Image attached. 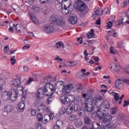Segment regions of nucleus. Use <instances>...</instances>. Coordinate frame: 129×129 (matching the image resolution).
I'll return each mask as SVG.
<instances>
[{
    "label": "nucleus",
    "mask_w": 129,
    "mask_h": 129,
    "mask_svg": "<svg viewBox=\"0 0 129 129\" xmlns=\"http://www.w3.org/2000/svg\"><path fill=\"white\" fill-rule=\"evenodd\" d=\"M70 24L72 25H76L77 24V17L76 16H71L69 19Z\"/></svg>",
    "instance_id": "4be33fe9"
},
{
    "label": "nucleus",
    "mask_w": 129,
    "mask_h": 129,
    "mask_svg": "<svg viewBox=\"0 0 129 129\" xmlns=\"http://www.w3.org/2000/svg\"><path fill=\"white\" fill-rule=\"evenodd\" d=\"M124 97V95H122L120 97H119V100H120L118 102L119 104H121V101H122V99H123V98Z\"/></svg>",
    "instance_id": "8fccbe9b"
},
{
    "label": "nucleus",
    "mask_w": 129,
    "mask_h": 129,
    "mask_svg": "<svg viewBox=\"0 0 129 129\" xmlns=\"http://www.w3.org/2000/svg\"><path fill=\"white\" fill-rule=\"evenodd\" d=\"M75 124L77 127H81V126L83 125V122H82V120L80 118L77 119L76 120Z\"/></svg>",
    "instance_id": "bb28decb"
},
{
    "label": "nucleus",
    "mask_w": 129,
    "mask_h": 129,
    "mask_svg": "<svg viewBox=\"0 0 129 129\" xmlns=\"http://www.w3.org/2000/svg\"><path fill=\"white\" fill-rule=\"evenodd\" d=\"M20 90H22V91H24L22 88L19 90H17V89L14 88L11 89V91H10V100L12 101H16L17 99H18V95H20V94H19L20 93L19 92Z\"/></svg>",
    "instance_id": "39448f33"
},
{
    "label": "nucleus",
    "mask_w": 129,
    "mask_h": 129,
    "mask_svg": "<svg viewBox=\"0 0 129 129\" xmlns=\"http://www.w3.org/2000/svg\"><path fill=\"white\" fill-rule=\"evenodd\" d=\"M114 126L113 129H120V123L118 122H114Z\"/></svg>",
    "instance_id": "e433bc0d"
},
{
    "label": "nucleus",
    "mask_w": 129,
    "mask_h": 129,
    "mask_svg": "<svg viewBox=\"0 0 129 129\" xmlns=\"http://www.w3.org/2000/svg\"><path fill=\"white\" fill-rule=\"evenodd\" d=\"M46 93L44 88L39 89L38 93L35 94V98L36 100H40L43 96Z\"/></svg>",
    "instance_id": "9d476101"
},
{
    "label": "nucleus",
    "mask_w": 129,
    "mask_h": 129,
    "mask_svg": "<svg viewBox=\"0 0 129 129\" xmlns=\"http://www.w3.org/2000/svg\"><path fill=\"white\" fill-rule=\"evenodd\" d=\"M20 95H21V100L18 103L17 108L18 110H20L21 112L23 110H25V101H26V95H27V92L23 91L22 90H21L19 91Z\"/></svg>",
    "instance_id": "f257e3e1"
},
{
    "label": "nucleus",
    "mask_w": 129,
    "mask_h": 129,
    "mask_svg": "<svg viewBox=\"0 0 129 129\" xmlns=\"http://www.w3.org/2000/svg\"><path fill=\"white\" fill-rule=\"evenodd\" d=\"M69 119L71 121H74L77 119V115L75 114L71 115L69 117Z\"/></svg>",
    "instance_id": "2f4dec72"
},
{
    "label": "nucleus",
    "mask_w": 129,
    "mask_h": 129,
    "mask_svg": "<svg viewBox=\"0 0 129 129\" xmlns=\"http://www.w3.org/2000/svg\"><path fill=\"white\" fill-rule=\"evenodd\" d=\"M69 63H70V67H72L73 66H76V65H77V62L75 61L70 62Z\"/></svg>",
    "instance_id": "49530a36"
},
{
    "label": "nucleus",
    "mask_w": 129,
    "mask_h": 129,
    "mask_svg": "<svg viewBox=\"0 0 129 129\" xmlns=\"http://www.w3.org/2000/svg\"><path fill=\"white\" fill-rule=\"evenodd\" d=\"M117 111V108L116 107H113L110 110L111 114H115Z\"/></svg>",
    "instance_id": "c9c22d12"
},
{
    "label": "nucleus",
    "mask_w": 129,
    "mask_h": 129,
    "mask_svg": "<svg viewBox=\"0 0 129 129\" xmlns=\"http://www.w3.org/2000/svg\"><path fill=\"white\" fill-rule=\"evenodd\" d=\"M91 102L93 105H97V108H100L101 106L103 104V100H102V97L98 96L92 99Z\"/></svg>",
    "instance_id": "20e7f679"
},
{
    "label": "nucleus",
    "mask_w": 129,
    "mask_h": 129,
    "mask_svg": "<svg viewBox=\"0 0 129 129\" xmlns=\"http://www.w3.org/2000/svg\"><path fill=\"white\" fill-rule=\"evenodd\" d=\"M54 47L56 49H60V51H63L65 48V45L61 41H59L55 43Z\"/></svg>",
    "instance_id": "a211bd4d"
},
{
    "label": "nucleus",
    "mask_w": 129,
    "mask_h": 129,
    "mask_svg": "<svg viewBox=\"0 0 129 129\" xmlns=\"http://www.w3.org/2000/svg\"><path fill=\"white\" fill-rule=\"evenodd\" d=\"M110 108V103L109 102H106L103 105L100 107V109H102V111H105V109H109Z\"/></svg>",
    "instance_id": "aec40b11"
},
{
    "label": "nucleus",
    "mask_w": 129,
    "mask_h": 129,
    "mask_svg": "<svg viewBox=\"0 0 129 129\" xmlns=\"http://www.w3.org/2000/svg\"><path fill=\"white\" fill-rule=\"evenodd\" d=\"M95 129H105V127L103 125L101 126L99 123H96V127Z\"/></svg>",
    "instance_id": "4c0bfd02"
},
{
    "label": "nucleus",
    "mask_w": 129,
    "mask_h": 129,
    "mask_svg": "<svg viewBox=\"0 0 129 129\" xmlns=\"http://www.w3.org/2000/svg\"><path fill=\"white\" fill-rule=\"evenodd\" d=\"M35 127L36 129H42V125L39 122H37L36 124Z\"/></svg>",
    "instance_id": "37998d69"
},
{
    "label": "nucleus",
    "mask_w": 129,
    "mask_h": 129,
    "mask_svg": "<svg viewBox=\"0 0 129 129\" xmlns=\"http://www.w3.org/2000/svg\"><path fill=\"white\" fill-rule=\"evenodd\" d=\"M63 124V121L59 120H57L56 122V125H58L59 127Z\"/></svg>",
    "instance_id": "79ce46f5"
},
{
    "label": "nucleus",
    "mask_w": 129,
    "mask_h": 129,
    "mask_svg": "<svg viewBox=\"0 0 129 129\" xmlns=\"http://www.w3.org/2000/svg\"><path fill=\"white\" fill-rule=\"evenodd\" d=\"M43 89L45 92H48V90H51V93H48L46 94L47 96H51L54 94V92L56 91V85L53 84H49L44 86Z\"/></svg>",
    "instance_id": "0eeeda50"
},
{
    "label": "nucleus",
    "mask_w": 129,
    "mask_h": 129,
    "mask_svg": "<svg viewBox=\"0 0 129 129\" xmlns=\"http://www.w3.org/2000/svg\"><path fill=\"white\" fill-rule=\"evenodd\" d=\"M118 47H119L120 49L121 48H123V43H119Z\"/></svg>",
    "instance_id": "e2e57ef3"
},
{
    "label": "nucleus",
    "mask_w": 129,
    "mask_h": 129,
    "mask_svg": "<svg viewBox=\"0 0 129 129\" xmlns=\"http://www.w3.org/2000/svg\"><path fill=\"white\" fill-rule=\"evenodd\" d=\"M23 70L24 72H29V67H28L27 66L23 67Z\"/></svg>",
    "instance_id": "603ef678"
},
{
    "label": "nucleus",
    "mask_w": 129,
    "mask_h": 129,
    "mask_svg": "<svg viewBox=\"0 0 129 129\" xmlns=\"http://www.w3.org/2000/svg\"><path fill=\"white\" fill-rule=\"evenodd\" d=\"M74 89V87L72 84H69L63 87V90L66 92L67 94L70 93V90Z\"/></svg>",
    "instance_id": "ddd939ff"
},
{
    "label": "nucleus",
    "mask_w": 129,
    "mask_h": 129,
    "mask_svg": "<svg viewBox=\"0 0 129 129\" xmlns=\"http://www.w3.org/2000/svg\"><path fill=\"white\" fill-rule=\"evenodd\" d=\"M77 40L78 41V42H79V41H80V45H81V44H82V43H83V40H82V37H78L77 39Z\"/></svg>",
    "instance_id": "6e6d98bb"
},
{
    "label": "nucleus",
    "mask_w": 129,
    "mask_h": 129,
    "mask_svg": "<svg viewBox=\"0 0 129 129\" xmlns=\"http://www.w3.org/2000/svg\"><path fill=\"white\" fill-rule=\"evenodd\" d=\"M26 50H28V49H30V46L24 45L22 48V50H26Z\"/></svg>",
    "instance_id": "13d9d810"
},
{
    "label": "nucleus",
    "mask_w": 129,
    "mask_h": 129,
    "mask_svg": "<svg viewBox=\"0 0 129 129\" xmlns=\"http://www.w3.org/2000/svg\"><path fill=\"white\" fill-rule=\"evenodd\" d=\"M30 18L34 24H39V21H38V19H37L35 16L31 15Z\"/></svg>",
    "instance_id": "473e14b6"
},
{
    "label": "nucleus",
    "mask_w": 129,
    "mask_h": 129,
    "mask_svg": "<svg viewBox=\"0 0 129 129\" xmlns=\"http://www.w3.org/2000/svg\"><path fill=\"white\" fill-rule=\"evenodd\" d=\"M71 102V99H70V96L66 97V103H68L70 104Z\"/></svg>",
    "instance_id": "a18cd8bd"
},
{
    "label": "nucleus",
    "mask_w": 129,
    "mask_h": 129,
    "mask_svg": "<svg viewBox=\"0 0 129 129\" xmlns=\"http://www.w3.org/2000/svg\"><path fill=\"white\" fill-rule=\"evenodd\" d=\"M21 77H18L17 79H15L11 82V87L12 89H17L19 90V88H21Z\"/></svg>",
    "instance_id": "6e6552de"
},
{
    "label": "nucleus",
    "mask_w": 129,
    "mask_h": 129,
    "mask_svg": "<svg viewBox=\"0 0 129 129\" xmlns=\"http://www.w3.org/2000/svg\"><path fill=\"white\" fill-rule=\"evenodd\" d=\"M125 124L126 125V126L129 127V119L125 120Z\"/></svg>",
    "instance_id": "0e129e2a"
},
{
    "label": "nucleus",
    "mask_w": 129,
    "mask_h": 129,
    "mask_svg": "<svg viewBox=\"0 0 129 129\" xmlns=\"http://www.w3.org/2000/svg\"><path fill=\"white\" fill-rule=\"evenodd\" d=\"M94 30L91 29V32H89L87 35V39H91L93 37H94Z\"/></svg>",
    "instance_id": "c756f323"
},
{
    "label": "nucleus",
    "mask_w": 129,
    "mask_h": 129,
    "mask_svg": "<svg viewBox=\"0 0 129 129\" xmlns=\"http://www.w3.org/2000/svg\"><path fill=\"white\" fill-rule=\"evenodd\" d=\"M110 53L111 54H115V50H113V47L112 46L110 48Z\"/></svg>",
    "instance_id": "4d7b16f0"
},
{
    "label": "nucleus",
    "mask_w": 129,
    "mask_h": 129,
    "mask_svg": "<svg viewBox=\"0 0 129 129\" xmlns=\"http://www.w3.org/2000/svg\"><path fill=\"white\" fill-rule=\"evenodd\" d=\"M127 105H129V101L125 100L124 101L123 107H126Z\"/></svg>",
    "instance_id": "5fc2aeb1"
},
{
    "label": "nucleus",
    "mask_w": 129,
    "mask_h": 129,
    "mask_svg": "<svg viewBox=\"0 0 129 129\" xmlns=\"http://www.w3.org/2000/svg\"><path fill=\"white\" fill-rule=\"evenodd\" d=\"M128 4H129V0H126L125 2H123V6H122V8H124V7H126Z\"/></svg>",
    "instance_id": "de8ad7c7"
},
{
    "label": "nucleus",
    "mask_w": 129,
    "mask_h": 129,
    "mask_svg": "<svg viewBox=\"0 0 129 129\" xmlns=\"http://www.w3.org/2000/svg\"><path fill=\"white\" fill-rule=\"evenodd\" d=\"M4 111L8 114L11 113V112L13 111V106H12L11 105L6 106L4 108Z\"/></svg>",
    "instance_id": "5701e85b"
},
{
    "label": "nucleus",
    "mask_w": 129,
    "mask_h": 129,
    "mask_svg": "<svg viewBox=\"0 0 129 129\" xmlns=\"http://www.w3.org/2000/svg\"><path fill=\"white\" fill-rule=\"evenodd\" d=\"M7 82V78H2L0 79V90H3V89H4V87L6 86Z\"/></svg>",
    "instance_id": "f3484780"
},
{
    "label": "nucleus",
    "mask_w": 129,
    "mask_h": 129,
    "mask_svg": "<svg viewBox=\"0 0 129 129\" xmlns=\"http://www.w3.org/2000/svg\"><path fill=\"white\" fill-rule=\"evenodd\" d=\"M49 21L52 24L57 25L58 26H60V27H62V28L66 26V23H65L64 20L62 19H57V18L54 16H51L50 17Z\"/></svg>",
    "instance_id": "7ed1b4c3"
},
{
    "label": "nucleus",
    "mask_w": 129,
    "mask_h": 129,
    "mask_svg": "<svg viewBox=\"0 0 129 129\" xmlns=\"http://www.w3.org/2000/svg\"><path fill=\"white\" fill-rule=\"evenodd\" d=\"M71 6H72V4L70 3L68 6L67 5H64L63 8H62V4L60 3L56 5V8L57 11H60V10H61L62 12H64L66 15H67V14H69L71 12V10H70V7H71Z\"/></svg>",
    "instance_id": "423d86ee"
},
{
    "label": "nucleus",
    "mask_w": 129,
    "mask_h": 129,
    "mask_svg": "<svg viewBox=\"0 0 129 129\" xmlns=\"http://www.w3.org/2000/svg\"><path fill=\"white\" fill-rule=\"evenodd\" d=\"M112 119V116L110 115L109 113H106L103 118L102 122L103 123H107L109 122Z\"/></svg>",
    "instance_id": "4468645a"
},
{
    "label": "nucleus",
    "mask_w": 129,
    "mask_h": 129,
    "mask_svg": "<svg viewBox=\"0 0 129 129\" xmlns=\"http://www.w3.org/2000/svg\"><path fill=\"white\" fill-rule=\"evenodd\" d=\"M110 94L114 96L115 101H118L119 100V94L118 93L112 92L110 93Z\"/></svg>",
    "instance_id": "393cba45"
},
{
    "label": "nucleus",
    "mask_w": 129,
    "mask_h": 129,
    "mask_svg": "<svg viewBox=\"0 0 129 129\" xmlns=\"http://www.w3.org/2000/svg\"><path fill=\"white\" fill-rule=\"evenodd\" d=\"M43 30L46 34H51V33H54L55 29L53 26L48 25L44 26Z\"/></svg>",
    "instance_id": "1a4fd4ad"
},
{
    "label": "nucleus",
    "mask_w": 129,
    "mask_h": 129,
    "mask_svg": "<svg viewBox=\"0 0 129 129\" xmlns=\"http://www.w3.org/2000/svg\"><path fill=\"white\" fill-rule=\"evenodd\" d=\"M84 120H85V123L86 124H91V123L92 122V121L91 120L90 118H89V117H87V116L85 117Z\"/></svg>",
    "instance_id": "7c9ffc66"
},
{
    "label": "nucleus",
    "mask_w": 129,
    "mask_h": 129,
    "mask_svg": "<svg viewBox=\"0 0 129 129\" xmlns=\"http://www.w3.org/2000/svg\"><path fill=\"white\" fill-rule=\"evenodd\" d=\"M122 23H123L122 22V21L119 20V21H117L115 22V24L116 25V24H118V26H120V25H121L122 24Z\"/></svg>",
    "instance_id": "bf43d9fd"
},
{
    "label": "nucleus",
    "mask_w": 129,
    "mask_h": 129,
    "mask_svg": "<svg viewBox=\"0 0 129 129\" xmlns=\"http://www.w3.org/2000/svg\"><path fill=\"white\" fill-rule=\"evenodd\" d=\"M10 61H11L12 65H15V64L16 63V56H13L12 58L10 59Z\"/></svg>",
    "instance_id": "ea45409f"
},
{
    "label": "nucleus",
    "mask_w": 129,
    "mask_h": 129,
    "mask_svg": "<svg viewBox=\"0 0 129 129\" xmlns=\"http://www.w3.org/2000/svg\"><path fill=\"white\" fill-rule=\"evenodd\" d=\"M94 105L91 103V101L90 100V103H86V106H85V109L87 112H92L93 109H94Z\"/></svg>",
    "instance_id": "f8f14e48"
},
{
    "label": "nucleus",
    "mask_w": 129,
    "mask_h": 129,
    "mask_svg": "<svg viewBox=\"0 0 129 129\" xmlns=\"http://www.w3.org/2000/svg\"><path fill=\"white\" fill-rule=\"evenodd\" d=\"M103 12L104 13H105L106 14H108V13H109V11H108V9L107 8H105Z\"/></svg>",
    "instance_id": "69168bd1"
},
{
    "label": "nucleus",
    "mask_w": 129,
    "mask_h": 129,
    "mask_svg": "<svg viewBox=\"0 0 129 129\" xmlns=\"http://www.w3.org/2000/svg\"><path fill=\"white\" fill-rule=\"evenodd\" d=\"M37 120L38 121H41V120H43V116H42V114L39 113L37 114Z\"/></svg>",
    "instance_id": "a19ab883"
},
{
    "label": "nucleus",
    "mask_w": 129,
    "mask_h": 129,
    "mask_svg": "<svg viewBox=\"0 0 129 129\" xmlns=\"http://www.w3.org/2000/svg\"><path fill=\"white\" fill-rule=\"evenodd\" d=\"M65 112H66V109H65V107H61L59 109V114L61 115H63V114H65Z\"/></svg>",
    "instance_id": "72a5a7b5"
},
{
    "label": "nucleus",
    "mask_w": 129,
    "mask_h": 129,
    "mask_svg": "<svg viewBox=\"0 0 129 129\" xmlns=\"http://www.w3.org/2000/svg\"><path fill=\"white\" fill-rule=\"evenodd\" d=\"M13 27L15 28L16 31L18 32L19 33H21V32H23V25L20 24H16L13 25Z\"/></svg>",
    "instance_id": "6ab92c4d"
},
{
    "label": "nucleus",
    "mask_w": 129,
    "mask_h": 129,
    "mask_svg": "<svg viewBox=\"0 0 129 129\" xmlns=\"http://www.w3.org/2000/svg\"><path fill=\"white\" fill-rule=\"evenodd\" d=\"M76 6L77 9L81 12V16L83 17L85 16L86 14L87 13V11H85L86 10V5L84 2L80 0H77L75 2Z\"/></svg>",
    "instance_id": "f03ea898"
},
{
    "label": "nucleus",
    "mask_w": 129,
    "mask_h": 129,
    "mask_svg": "<svg viewBox=\"0 0 129 129\" xmlns=\"http://www.w3.org/2000/svg\"><path fill=\"white\" fill-rule=\"evenodd\" d=\"M73 112V105H69L67 109V113L68 114H71Z\"/></svg>",
    "instance_id": "cd10ccee"
},
{
    "label": "nucleus",
    "mask_w": 129,
    "mask_h": 129,
    "mask_svg": "<svg viewBox=\"0 0 129 129\" xmlns=\"http://www.w3.org/2000/svg\"><path fill=\"white\" fill-rule=\"evenodd\" d=\"M76 76L77 78H79L80 79H83L84 78V73H83L82 74L78 73L77 74Z\"/></svg>",
    "instance_id": "f704fd0d"
},
{
    "label": "nucleus",
    "mask_w": 129,
    "mask_h": 129,
    "mask_svg": "<svg viewBox=\"0 0 129 129\" xmlns=\"http://www.w3.org/2000/svg\"><path fill=\"white\" fill-rule=\"evenodd\" d=\"M48 2H49V0H40V3L43 5H46Z\"/></svg>",
    "instance_id": "3c124183"
},
{
    "label": "nucleus",
    "mask_w": 129,
    "mask_h": 129,
    "mask_svg": "<svg viewBox=\"0 0 129 129\" xmlns=\"http://www.w3.org/2000/svg\"><path fill=\"white\" fill-rule=\"evenodd\" d=\"M33 81H34V79L32 78H29V80L26 82L27 84H31V83H32V82H33Z\"/></svg>",
    "instance_id": "09e8293b"
},
{
    "label": "nucleus",
    "mask_w": 129,
    "mask_h": 129,
    "mask_svg": "<svg viewBox=\"0 0 129 129\" xmlns=\"http://www.w3.org/2000/svg\"><path fill=\"white\" fill-rule=\"evenodd\" d=\"M100 110L102 111V109H100V108H98V110L96 112L97 115L100 118V120L102 119L104 116L105 115V113L103 112H100Z\"/></svg>",
    "instance_id": "412c9836"
},
{
    "label": "nucleus",
    "mask_w": 129,
    "mask_h": 129,
    "mask_svg": "<svg viewBox=\"0 0 129 129\" xmlns=\"http://www.w3.org/2000/svg\"><path fill=\"white\" fill-rule=\"evenodd\" d=\"M2 98L4 100H9L11 98V93L10 91H5L2 93Z\"/></svg>",
    "instance_id": "dca6fc26"
},
{
    "label": "nucleus",
    "mask_w": 129,
    "mask_h": 129,
    "mask_svg": "<svg viewBox=\"0 0 129 129\" xmlns=\"http://www.w3.org/2000/svg\"><path fill=\"white\" fill-rule=\"evenodd\" d=\"M115 87H116V88H118V89H122V88H124V85L122 83V81H121L120 79H117L116 80Z\"/></svg>",
    "instance_id": "2eb2a0df"
},
{
    "label": "nucleus",
    "mask_w": 129,
    "mask_h": 129,
    "mask_svg": "<svg viewBox=\"0 0 129 129\" xmlns=\"http://www.w3.org/2000/svg\"><path fill=\"white\" fill-rule=\"evenodd\" d=\"M95 12L93 13L92 15V17L94 20H96V17H98V16H101L102 14H103V11L102 10V8H100L98 9V8H95L94 10Z\"/></svg>",
    "instance_id": "9b49d317"
},
{
    "label": "nucleus",
    "mask_w": 129,
    "mask_h": 129,
    "mask_svg": "<svg viewBox=\"0 0 129 129\" xmlns=\"http://www.w3.org/2000/svg\"><path fill=\"white\" fill-rule=\"evenodd\" d=\"M71 105H73V109L74 111H78L80 109L79 103H74L71 104Z\"/></svg>",
    "instance_id": "a878e982"
},
{
    "label": "nucleus",
    "mask_w": 129,
    "mask_h": 129,
    "mask_svg": "<svg viewBox=\"0 0 129 129\" xmlns=\"http://www.w3.org/2000/svg\"><path fill=\"white\" fill-rule=\"evenodd\" d=\"M9 47V45H7L4 47V51L5 53H8V52H9V50H10V48Z\"/></svg>",
    "instance_id": "864d4df0"
},
{
    "label": "nucleus",
    "mask_w": 129,
    "mask_h": 129,
    "mask_svg": "<svg viewBox=\"0 0 129 129\" xmlns=\"http://www.w3.org/2000/svg\"><path fill=\"white\" fill-rule=\"evenodd\" d=\"M31 115L32 116H35L36 115V110H31Z\"/></svg>",
    "instance_id": "680f3d73"
},
{
    "label": "nucleus",
    "mask_w": 129,
    "mask_h": 129,
    "mask_svg": "<svg viewBox=\"0 0 129 129\" xmlns=\"http://www.w3.org/2000/svg\"><path fill=\"white\" fill-rule=\"evenodd\" d=\"M123 119H124V116L123 115V114L122 113H120L118 115L117 119L116 121H113V123H114V122H117L118 123H119V122H118V121H121L122 120H123Z\"/></svg>",
    "instance_id": "b1692460"
},
{
    "label": "nucleus",
    "mask_w": 129,
    "mask_h": 129,
    "mask_svg": "<svg viewBox=\"0 0 129 129\" xmlns=\"http://www.w3.org/2000/svg\"><path fill=\"white\" fill-rule=\"evenodd\" d=\"M111 27H112V23L111 21H109L107 23V28L108 29H111Z\"/></svg>",
    "instance_id": "c03bdc74"
},
{
    "label": "nucleus",
    "mask_w": 129,
    "mask_h": 129,
    "mask_svg": "<svg viewBox=\"0 0 129 129\" xmlns=\"http://www.w3.org/2000/svg\"><path fill=\"white\" fill-rule=\"evenodd\" d=\"M52 80V78L51 77H47L43 80V83L45 84V85H49L50 82Z\"/></svg>",
    "instance_id": "c85d7f7f"
},
{
    "label": "nucleus",
    "mask_w": 129,
    "mask_h": 129,
    "mask_svg": "<svg viewBox=\"0 0 129 129\" xmlns=\"http://www.w3.org/2000/svg\"><path fill=\"white\" fill-rule=\"evenodd\" d=\"M52 100H53V99H52V98H51V97L48 98L47 99L48 104H50V103H51V102H52Z\"/></svg>",
    "instance_id": "052dcab7"
},
{
    "label": "nucleus",
    "mask_w": 129,
    "mask_h": 129,
    "mask_svg": "<svg viewBox=\"0 0 129 129\" xmlns=\"http://www.w3.org/2000/svg\"><path fill=\"white\" fill-rule=\"evenodd\" d=\"M60 100L62 104H65L66 103V96H61L60 97Z\"/></svg>",
    "instance_id": "58836bf2"
},
{
    "label": "nucleus",
    "mask_w": 129,
    "mask_h": 129,
    "mask_svg": "<svg viewBox=\"0 0 129 129\" xmlns=\"http://www.w3.org/2000/svg\"><path fill=\"white\" fill-rule=\"evenodd\" d=\"M124 82L126 84H128L129 85V79H125V80H124Z\"/></svg>",
    "instance_id": "774afa93"
},
{
    "label": "nucleus",
    "mask_w": 129,
    "mask_h": 129,
    "mask_svg": "<svg viewBox=\"0 0 129 129\" xmlns=\"http://www.w3.org/2000/svg\"><path fill=\"white\" fill-rule=\"evenodd\" d=\"M9 32H11V33H14L15 30L14 29V28H13V27H11L9 28Z\"/></svg>",
    "instance_id": "338daca9"
}]
</instances>
